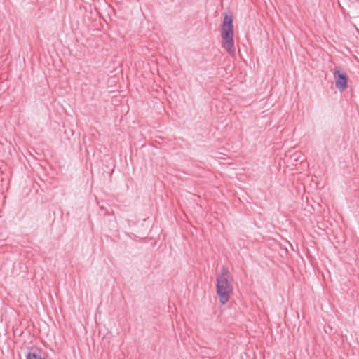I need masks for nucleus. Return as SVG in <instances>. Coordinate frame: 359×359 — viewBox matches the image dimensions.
<instances>
[{
	"mask_svg": "<svg viewBox=\"0 0 359 359\" xmlns=\"http://www.w3.org/2000/svg\"><path fill=\"white\" fill-rule=\"evenodd\" d=\"M233 278L228 268L223 266L216 278V292L222 304L229 299L233 290Z\"/></svg>",
	"mask_w": 359,
	"mask_h": 359,
	"instance_id": "nucleus-1",
	"label": "nucleus"
},
{
	"mask_svg": "<svg viewBox=\"0 0 359 359\" xmlns=\"http://www.w3.org/2000/svg\"><path fill=\"white\" fill-rule=\"evenodd\" d=\"M26 359H43L40 355L34 353H29Z\"/></svg>",
	"mask_w": 359,
	"mask_h": 359,
	"instance_id": "nucleus-4",
	"label": "nucleus"
},
{
	"mask_svg": "<svg viewBox=\"0 0 359 359\" xmlns=\"http://www.w3.org/2000/svg\"><path fill=\"white\" fill-rule=\"evenodd\" d=\"M336 79L335 86L340 90L344 91L347 88V75L345 72L336 70L334 73Z\"/></svg>",
	"mask_w": 359,
	"mask_h": 359,
	"instance_id": "nucleus-3",
	"label": "nucleus"
},
{
	"mask_svg": "<svg viewBox=\"0 0 359 359\" xmlns=\"http://www.w3.org/2000/svg\"><path fill=\"white\" fill-rule=\"evenodd\" d=\"M233 36V17L225 14L222 25V46L231 57L236 55Z\"/></svg>",
	"mask_w": 359,
	"mask_h": 359,
	"instance_id": "nucleus-2",
	"label": "nucleus"
}]
</instances>
